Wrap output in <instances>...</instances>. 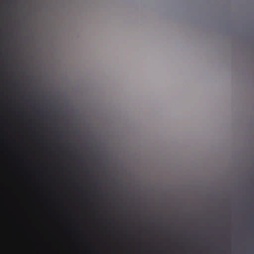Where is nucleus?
<instances>
[{
  "instance_id": "nucleus-1",
  "label": "nucleus",
  "mask_w": 254,
  "mask_h": 254,
  "mask_svg": "<svg viewBox=\"0 0 254 254\" xmlns=\"http://www.w3.org/2000/svg\"><path fill=\"white\" fill-rule=\"evenodd\" d=\"M9 35H10V34L9 32H5V33L0 32V38L3 36H4L5 37H6V38L9 37Z\"/></svg>"
},
{
  "instance_id": "nucleus-2",
  "label": "nucleus",
  "mask_w": 254,
  "mask_h": 254,
  "mask_svg": "<svg viewBox=\"0 0 254 254\" xmlns=\"http://www.w3.org/2000/svg\"><path fill=\"white\" fill-rule=\"evenodd\" d=\"M0 48H2L1 47H0Z\"/></svg>"
}]
</instances>
